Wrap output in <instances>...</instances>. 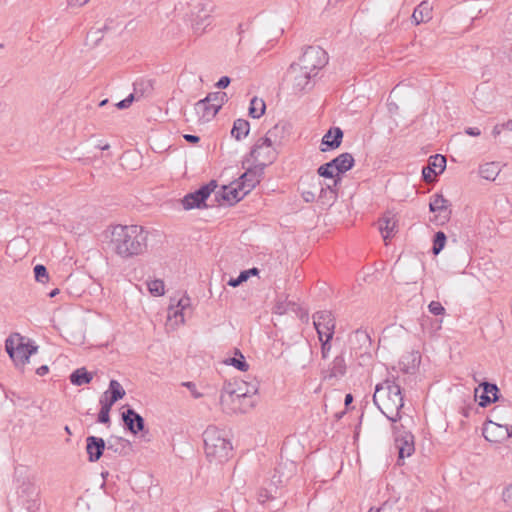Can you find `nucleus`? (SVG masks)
I'll return each mask as SVG.
<instances>
[{
	"mask_svg": "<svg viewBox=\"0 0 512 512\" xmlns=\"http://www.w3.org/2000/svg\"><path fill=\"white\" fill-rule=\"evenodd\" d=\"M285 127V124H276L274 127L269 129L266 135L261 139H269V144L275 146L280 143V139L285 132Z\"/></svg>",
	"mask_w": 512,
	"mask_h": 512,
	"instance_id": "nucleus-30",
	"label": "nucleus"
},
{
	"mask_svg": "<svg viewBox=\"0 0 512 512\" xmlns=\"http://www.w3.org/2000/svg\"><path fill=\"white\" fill-rule=\"evenodd\" d=\"M436 175L437 172L431 166H425L422 169V177L426 182L432 181V175Z\"/></svg>",
	"mask_w": 512,
	"mask_h": 512,
	"instance_id": "nucleus-50",
	"label": "nucleus"
},
{
	"mask_svg": "<svg viewBox=\"0 0 512 512\" xmlns=\"http://www.w3.org/2000/svg\"><path fill=\"white\" fill-rule=\"evenodd\" d=\"M190 305V298L189 297H182L181 299L178 300L177 302V307H179L181 310H184L186 307H188ZM178 314L181 316V321L183 322L184 319H183V316H182V311H174V317H177Z\"/></svg>",
	"mask_w": 512,
	"mask_h": 512,
	"instance_id": "nucleus-46",
	"label": "nucleus"
},
{
	"mask_svg": "<svg viewBox=\"0 0 512 512\" xmlns=\"http://www.w3.org/2000/svg\"><path fill=\"white\" fill-rule=\"evenodd\" d=\"M110 411L100 408L97 421L101 424H107L110 422Z\"/></svg>",
	"mask_w": 512,
	"mask_h": 512,
	"instance_id": "nucleus-51",
	"label": "nucleus"
},
{
	"mask_svg": "<svg viewBox=\"0 0 512 512\" xmlns=\"http://www.w3.org/2000/svg\"><path fill=\"white\" fill-rule=\"evenodd\" d=\"M346 368V362L343 354L337 355L329 365L328 369L323 372L324 378H340L345 375Z\"/></svg>",
	"mask_w": 512,
	"mask_h": 512,
	"instance_id": "nucleus-22",
	"label": "nucleus"
},
{
	"mask_svg": "<svg viewBox=\"0 0 512 512\" xmlns=\"http://www.w3.org/2000/svg\"><path fill=\"white\" fill-rule=\"evenodd\" d=\"M471 410H472V407H471V406L463 407V408H462L461 413H462V415H463L464 417H469V416H470V411H471Z\"/></svg>",
	"mask_w": 512,
	"mask_h": 512,
	"instance_id": "nucleus-63",
	"label": "nucleus"
},
{
	"mask_svg": "<svg viewBox=\"0 0 512 512\" xmlns=\"http://www.w3.org/2000/svg\"><path fill=\"white\" fill-rule=\"evenodd\" d=\"M152 90H153V86H152V82L150 80L140 79L134 83V93L133 94H134V97H136V95L138 97H140V96H144L146 94L151 93Z\"/></svg>",
	"mask_w": 512,
	"mask_h": 512,
	"instance_id": "nucleus-35",
	"label": "nucleus"
},
{
	"mask_svg": "<svg viewBox=\"0 0 512 512\" xmlns=\"http://www.w3.org/2000/svg\"><path fill=\"white\" fill-rule=\"evenodd\" d=\"M393 433L395 434V444L398 449L399 459H404L413 454L414 447V436L409 432L400 434V426H392Z\"/></svg>",
	"mask_w": 512,
	"mask_h": 512,
	"instance_id": "nucleus-14",
	"label": "nucleus"
},
{
	"mask_svg": "<svg viewBox=\"0 0 512 512\" xmlns=\"http://www.w3.org/2000/svg\"><path fill=\"white\" fill-rule=\"evenodd\" d=\"M317 193L316 188L314 190H305L302 192V198L306 203H312L318 198Z\"/></svg>",
	"mask_w": 512,
	"mask_h": 512,
	"instance_id": "nucleus-48",
	"label": "nucleus"
},
{
	"mask_svg": "<svg viewBox=\"0 0 512 512\" xmlns=\"http://www.w3.org/2000/svg\"><path fill=\"white\" fill-rule=\"evenodd\" d=\"M6 350L16 364L24 365L29 361L30 356L37 351V347L21 343L16 348H13L6 342Z\"/></svg>",
	"mask_w": 512,
	"mask_h": 512,
	"instance_id": "nucleus-19",
	"label": "nucleus"
},
{
	"mask_svg": "<svg viewBox=\"0 0 512 512\" xmlns=\"http://www.w3.org/2000/svg\"><path fill=\"white\" fill-rule=\"evenodd\" d=\"M450 202L444 198L442 194H434L429 203V210L432 213H435V217L432 220L437 225H443L450 220L451 217V209Z\"/></svg>",
	"mask_w": 512,
	"mask_h": 512,
	"instance_id": "nucleus-10",
	"label": "nucleus"
},
{
	"mask_svg": "<svg viewBox=\"0 0 512 512\" xmlns=\"http://www.w3.org/2000/svg\"><path fill=\"white\" fill-rule=\"evenodd\" d=\"M331 162L334 168L336 169V174H338L339 176H341V174L346 173L354 166V158L352 154L348 152L338 155L337 157L332 159Z\"/></svg>",
	"mask_w": 512,
	"mask_h": 512,
	"instance_id": "nucleus-24",
	"label": "nucleus"
},
{
	"mask_svg": "<svg viewBox=\"0 0 512 512\" xmlns=\"http://www.w3.org/2000/svg\"><path fill=\"white\" fill-rule=\"evenodd\" d=\"M225 363L232 365L236 369L243 371V372H245L249 369V365L246 362L245 357L239 350H236L235 357L229 358Z\"/></svg>",
	"mask_w": 512,
	"mask_h": 512,
	"instance_id": "nucleus-33",
	"label": "nucleus"
},
{
	"mask_svg": "<svg viewBox=\"0 0 512 512\" xmlns=\"http://www.w3.org/2000/svg\"><path fill=\"white\" fill-rule=\"evenodd\" d=\"M214 9L212 2H201L191 10L192 29L196 34H202L211 24V13Z\"/></svg>",
	"mask_w": 512,
	"mask_h": 512,
	"instance_id": "nucleus-6",
	"label": "nucleus"
},
{
	"mask_svg": "<svg viewBox=\"0 0 512 512\" xmlns=\"http://www.w3.org/2000/svg\"><path fill=\"white\" fill-rule=\"evenodd\" d=\"M149 292L154 296H162L165 292L164 282L160 279H155L147 283Z\"/></svg>",
	"mask_w": 512,
	"mask_h": 512,
	"instance_id": "nucleus-38",
	"label": "nucleus"
},
{
	"mask_svg": "<svg viewBox=\"0 0 512 512\" xmlns=\"http://www.w3.org/2000/svg\"><path fill=\"white\" fill-rule=\"evenodd\" d=\"M244 272H246L247 277L249 278L251 275H257L259 273V270L255 267H253L251 269L244 270Z\"/></svg>",
	"mask_w": 512,
	"mask_h": 512,
	"instance_id": "nucleus-61",
	"label": "nucleus"
},
{
	"mask_svg": "<svg viewBox=\"0 0 512 512\" xmlns=\"http://www.w3.org/2000/svg\"><path fill=\"white\" fill-rule=\"evenodd\" d=\"M184 139L189 143H198L200 141L199 136L193 134H185L183 135Z\"/></svg>",
	"mask_w": 512,
	"mask_h": 512,
	"instance_id": "nucleus-57",
	"label": "nucleus"
},
{
	"mask_svg": "<svg viewBox=\"0 0 512 512\" xmlns=\"http://www.w3.org/2000/svg\"><path fill=\"white\" fill-rule=\"evenodd\" d=\"M373 402L392 423L401 420V409L404 406V400L401 387L395 381L387 379L377 384Z\"/></svg>",
	"mask_w": 512,
	"mask_h": 512,
	"instance_id": "nucleus-2",
	"label": "nucleus"
},
{
	"mask_svg": "<svg viewBox=\"0 0 512 512\" xmlns=\"http://www.w3.org/2000/svg\"><path fill=\"white\" fill-rule=\"evenodd\" d=\"M104 393H108V396L112 398V401L116 402L122 399L126 394L122 385L117 380L114 379L109 382L108 390L105 391Z\"/></svg>",
	"mask_w": 512,
	"mask_h": 512,
	"instance_id": "nucleus-32",
	"label": "nucleus"
},
{
	"mask_svg": "<svg viewBox=\"0 0 512 512\" xmlns=\"http://www.w3.org/2000/svg\"><path fill=\"white\" fill-rule=\"evenodd\" d=\"M243 384L246 386L245 389L239 387L236 390L231 383H227L223 386L220 394V405L224 411L229 413H246L254 406L252 401H249V403L245 405L242 404V401H245L258 392V383L243 382Z\"/></svg>",
	"mask_w": 512,
	"mask_h": 512,
	"instance_id": "nucleus-3",
	"label": "nucleus"
},
{
	"mask_svg": "<svg viewBox=\"0 0 512 512\" xmlns=\"http://www.w3.org/2000/svg\"><path fill=\"white\" fill-rule=\"evenodd\" d=\"M327 63L328 55L324 49L319 46H308L296 64L317 75Z\"/></svg>",
	"mask_w": 512,
	"mask_h": 512,
	"instance_id": "nucleus-5",
	"label": "nucleus"
},
{
	"mask_svg": "<svg viewBox=\"0 0 512 512\" xmlns=\"http://www.w3.org/2000/svg\"><path fill=\"white\" fill-rule=\"evenodd\" d=\"M265 109V102L262 99L253 97L250 101L249 116L258 119L265 113Z\"/></svg>",
	"mask_w": 512,
	"mask_h": 512,
	"instance_id": "nucleus-31",
	"label": "nucleus"
},
{
	"mask_svg": "<svg viewBox=\"0 0 512 512\" xmlns=\"http://www.w3.org/2000/svg\"><path fill=\"white\" fill-rule=\"evenodd\" d=\"M428 166H431L435 171L438 168L439 171L437 173H442L446 167V158L440 154L431 156Z\"/></svg>",
	"mask_w": 512,
	"mask_h": 512,
	"instance_id": "nucleus-39",
	"label": "nucleus"
},
{
	"mask_svg": "<svg viewBox=\"0 0 512 512\" xmlns=\"http://www.w3.org/2000/svg\"><path fill=\"white\" fill-rule=\"evenodd\" d=\"M447 237L444 232L438 231L435 233L433 238L432 252L434 255H438L444 248Z\"/></svg>",
	"mask_w": 512,
	"mask_h": 512,
	"instance_id": "nucleus-36",
	"label": "nucleus"
},
{
	"mask_svg": "<svg viewBox=\"0 0 512 512\" xmlns=\"http://www.w3.org/2000/svg\"><path fill=\"white\" fill-rule=\"evenodd\" d=\"M207 102H210L211 104H218L219 110L221 109L222 105L227 101V94L225 92H212L209 93L205 97Z\"/></svg>",
	"mask_w": 512,
	"mask_h": 512,
	"instance_id": "nucleus-37",
	"label": "nucleus"
},
{
	"mask_svg": "<svg viewBox=\"0 0 512 512\" xmlns=\"http://www.w3.org/2000/svg\"><path fill=\"white\" fill-rule=\"evenodd\" d=\"M465 133L467 135H469V136L476 137V136H479L481 134V131L477 127H468V128L465 129Z\"/></svg>",
	"mask_w": 512,
	"mask_h": 512,
	"instance_id": "nucleus-56",
	"label": "nucleus"
},
{
	"mask_svg": "<svg viewBox=\"0 0 512 512\" xmlns=\"http://www.w3.org/2000/svg\"><path fill=\"white\" fill-rule=\"evenodd\" d=\"M99 403L102 409L110 411L116 401H112V398L108 396V393H103V395L100 397Z\"/></svg>",
	"mask_w": 512,
	"mask_h": 512,
	"instance_id": "nucleus-45",
	"label": "nucleus"
},
{
	"mask_svg": "<svg viewBox=\"0 0 512 512\" xmlns=\"http://www.w3.org/2000/svg\"><path fill=\"white\" fill-rule=\"evenodd\" d=\"M48 371H49L48 366L47 365H42L39 368H37L36 373L39 376H44V375H46L48 373Z\"/></svg>",
	"mask_w": 512,
	"mask_h": 512,
	"instance_id": "nucleus-59",
	"label": "nucleus"
},
{
	"mask_svg": "<svg viewBox=\"0 0 512 512\" xmlns=\"http://www.w3.org/2000/svg\"><path fill=\"white\" fill-rule=\"evenodd\" d=\"M428 310L431 314L438 316L445 314V308L438 301H431L428 305Z\"/></svg>",
	"mask_w": 512,
	"mask_h": 512,
	"instance_id": "nucleus-44",
	"label": "nucleus"
},
{
	"mask_svg": "<svg viewBox=\"0 0 512 512\" xmlns=\"http://www.w3.org/2000/svg\"><path fill=\"white\" fill-rule=\"evenodd\" d=\"M250 131V124L245 119H237L233 123V127L231 130V135L234 137L237 141L242 140L243 138L247 137Z\"/></svg>",
	"mask_w": 512,
	"mask_h": 512,
	"instance_id": "nucleus-28",
	"label": "nucleus"
},
{
	"mask_svg": "<svg viewBox=\"0 0 512 512\" xmlns=\"http://www.w3.org/2000/svg\"><path fill=\"white\" fill-rule=\"evenodd\" d=\"M250 157L256 164H271L276 158L274 146L269 144V139H258L250 151Z\"/></svg>",
	"mask_w": 512,
	"mask_h": 512,
	"instance_id": "nucleus-12",
	"label": "nucleus"
},
{
	"mask_svg": "<svg viewBox=\"0 0 512 512\" xmlns=\"http://www.w3.org/2000/svg\"><path fill=\"white\" fill-rule=\"evenodd\" d=\"M317 173L319 177L330 179L331 183H333V180H335L337 177H340L338 174H336V169L334 168L331 161L321 165L317 169Z\"/></svg>",
	"mask_w": 512,
	"mask_h": 512,
	"instance_id": "nucleus-34",
	"label": "nucleus"
},
{
	"mask_svg": "<svg viewBox=\"0 0 512 512\" xmlns=\"http://www.w3.org/2000/svg\"><path fill=\"white\" fill-rule=\"evenodd\" d=\"M312 185L317 190L318 200L323 205H332L338 197V186L341 184L342 178L337 177L333 183H324L319 177H311Z\"/></svg>",
	"mask_w": 512,
	"mask_h": 512,
	"instance_id": "nucleus-8",
	"label": "nucleus"
},
{
	"mask_svg": "<svg viewBox=\"0 0 512 512\" xmlns=\"http://www.w3.org/2000/svg\"><path fill=\"white\" fill-rule=\"evenodd\" d=\"M106 443L103 438L88 436L86 438V452L90 462L98 461L104 454Z\"/></svg>",
	"mask_w": 512,
	"mask_h": 512,
	"instance_id": "nucleus-20",
	"label": "nucleus"
},
{
	"mask_svg": "<svg viewBox=\"0 0 512 512\" xmlns=\"http://www.w3.org/2000/svg\"><path fill=\"white\" fill-rule=\"evenodd\" d=\"M287 74L292 81L293 89L297 92L310 90L313 87V78L316 77V74L303 69L296 63L290 65Z\"/></svg>",
	"mask_w": 512,
	"mask_h": 512,
	"instance_id": "nucleus-9",
	"label": "nucleus"
},
{
	"mask_svg": "<svg viewBox=\"0 0 512 512\" xmlns=\"http://www.w3.org/2000/svg\"><path fill=\"white\" fill-rule=\"evenodd\" d=\"M247 280H248V277H247L246 272L241 271L237 278H231L228 281V285L231 286V287H237V286H239L240 284H242L243 282H245Z\"/></svg>",
	"mask_w": 512,
	"mask_h": 512,
	"instance_id": "nucleus-47",
	"label": "nucleus"
},
{
	"mask_svg": "<svg viewBox=\"0 0 512 512\" xmlns=\"http://www.w3.org/2000/svg\"><path fill=\"white\" fill-rule=\"evenodd\" d=\"M231 79L228 76L221 77L216 83V87L219 89H224L229 86Z\"/></svg>",
	"mask_w": 512,
	"mask_h": 512,
	"instance_id": "nucleus-53",
	"label": "nucleus"
},
{
	"mask_svg": "<svg viewBox=\"0 0 512 512\" xmlns=\"http://www.w3.org/2000/svg\"><path fill=\"white\" fill-rule=\"evenodd\" d=\"M432 18V7L427 1L421 2L413 11L412 20L416 25L428 22Z\"/></svg>",
	"mask_w": 512,
	"mask_h": 512,
	"instance_id": "nucleus-25",
	"label": "nucleus"
},
{
	"mask_svg": "<svg viewBox=\"0 0 512 512\" xmlns=\"http://www.w3.org/2000/svg\"><path fill=\"white\" fill-rule=\"evenodd\" d=\"M34 275L36 281L41 283L47 282L49 278L47 268L42 264H38L34 267Z\"/></svg>",
	"mask_w": 512,
	"mask_h": 512,
	"instance_id": "nucleus-40",
	"label": "nucleus"
},
{
	"mask_svg": "<svg viewBox=\"0 0 512 512\" xmlns=\"http://www.w3.org/2000/svg\"><path fill=\"white\" fill-rule=\"evenodd\" d=\"M204 449L209 461L222 463L229 459L232 444L224 431L209 426L203 433Z\"/></svg>",
	"mask_w": 512,
	"mask_h": 512,
	"instance_id": "nucleus-4",
	"label": "nucleus"
},
{
	"mask_svg": "<svg viewBox=\"0 0 512 512\" xmlns=\"http://www.w3.org/2000/svg\"><path fill=\"white\" fill-rule=\"evenodd\" d=\"M183 386L187 387L192 392L194 398H200L202 396V394L195 390L196 385L193 382H184Z\"/></svg>",
	"mask_w": 512,
	"mask_h": 512,
	"instance_id": "nucleus-54",
	"label": "nucleus"
},
{
	"mask_svg": "<svg viewBox=\"0 0 512 512\" xmlns=\"http://www.w3.org/2000/svg\"><path fill=\"white\" fill-rule=\"evenodd\" d=\"M118 444L124 447L130 445V442L122 437H114L108 441V446L106 448L108 451L112 450L113 452H117L116 445Z\"/></svg>",
	"mask_w": 512,
	"mask_h": 512,
	"instance_id": "nucleus-43",
	"label": "nucleus"
},
{
	"mask_svg": "<svg viewBox=\"0 0 512 512\" xmlns=\"http://www.w3.org/2000/svg\"><path fill=\"white\" fill-rule=\"evenodd\" d=\"M217 187V183L215 180L210 181L208 184L201 186L198 190L192 193H188L181 200L183 208L185 210H191L194 208H206L207 205L205 201L214 192Z\"/></svg>",
	"mask_w": 512,
	"mask_h": 512,
	"instance_id": "nucleus-7",
	"label": "nucleus"
},
{
	"mask_svg": "<svg viewBox=\"0 0 512 512\" xmlns=\"http://www.w3.org/2000/svg\"><path fill=\"white\" fill-rule=\"evenodd\" d=\"M248 193L236 180L227 186H223L221 191L216 193V198L221 197L228 205H233L243 199Z\"/></svg>",
	"mask_w": 512,
	"mask_h": 512,
	"instance_id": "nucleus-17",
	"label": "nucleus"
},
{
	"mask_svg": "<svg viewBox=\"0 0 512 512\" xmlns=\"http://www.w3.org/2000/svg\"><path fill=\"white\" fill-rule=\"evenodd\" d=\"M195 110L203 121H210L219 112V105L211 104L204 98L196 103Z\"/></svg>",
	"mask_w": 512,
	"mask_h": 512,
	"instance_id": "nucleus-23",
	"label": "nucleus"
},
{
	"mask_svg": "<svg viewBox=\"0 0 512 512\" xmlns=\"http://www.w3.org/2000/svg\"><path fill=\"white\" fill-rule=\"evenodd\" d=\"M501 125L503 126L504 130L512 131V119L508 120L507 122Z\"/></svg>",
	"mask_w": 512,
	"mask_h": 512,
	"instance_id": "nucleus-64",
	"label": "nucleus"
},
{
	"mask_svg": "<svg viewBox=\"0 0 512 512\" xmlns=\"http://www.w3.org/2000/svg\"><path fill=\"white\" fill-rule=\"evenodd\" d=\"M333 339V337H326V336H323L322 339H319V341L321 342V356L323 359H327L328 356H329V353H330V350H331V340Z\"/></svg>",
	"mask_w": 512,
	"mask_h": 512,
	"instance_id": "nucleus-42",
	"label": "nucleus"
},
{
	"mask_svg": "<svg viewBox=\"0 0 512 512\" xmlns=\"http://www.w3.org/2000/svg\"><path fill=\"white\" fill-rule=\"evenodd\" d=\"M134 100H135L134 94H130L125 99L119 101L116 104V107L118 109H126V108L130 107V105L133 103Z\"/></svg>",
	"mask_w": 512,
	"mask_h": 512,
	"instance_id": "nucleus-49",
	"label": "nucleus"
},
{
	"mask_svg": "<svg viewBox=\"0 0 512 512\" xmlns=\"http://www.w3.org/2000/svg\"><path fill=\"white\" fill-rule=\"evenodd\" d=\"M352 401H353L352 394H350V393L346 394L345 399H344L345 406L348 407L352 403Z\"/></svg>",
	"mask_w": 512,
	"mask_h": 512,
	"instance_id": "nucleus-62",
	"label": "nucleus"
},
{
	"mask_svg": "<svg viewBox=\"0 0 512 512\" xmlns=\"http://www.w3.org/2000/svg\"><path fill=\"white\" fill-rule=\"evenodd\" d=\"M110 249L122 259H130L146 252L148 231L139 225H114L108 230Z\"/></svg>",
	"mask_w": 512,
	"mask_h": 512,
	"instance_id": "nucleus-1",
	"label": "nucleus"
},
{
	"mask_svg": "<svg viewBox=\"0 0 512 512\" xmlns=\"http://www.w3.org/2000/svg\"><path fill=\"white\" fill-rule=\"evenodd\" d=\"M501 169L497 162H489L480 166L479 174L483 179L494 181L499 175Z\"/></svg>",
	"mask_w": 512,
	"mask_h": 512,
	"instance_id": "nucleus-29",
	"label": "nucleus"
},
{
	"mask_svg": "<svg viewBox=\"0 0 512 512\" xmlns=\"http://www.w3.org/2000/svg\"><path fill=\"white\" fill-rule=\"evenodd\" d=\"M70 382L75 386L89 384L93 379V374L86 370L85 367L74 370L69 376Z\"/></svg>",
	"mask_w": 512,
	"mask_h": 512,
	"instance_id": "nucleus-26",
	"label": "nucleus"
},
{
	"mask_svg": "<svg viewBox=\"0 0 512 512\" xmlns=\"http://www.w3.org/2000/svg\"><path fill=\"white\" fill-rule=\"evenodd\" d=\"M264 169L265 164H255L248 168L237 181L249 193L260 183L264 175Z\"/></svg>",
	"mask_w": 512,
	"mask_h": 512,
	"instance_id": "nucleus-15",
	"label": "nucleus"
},
{
	"mask_svg": "<svg viewBox=\"0 0 512 512\" xmlns=\"http://www.w3.org/2000/svg\"><path fill=\"white\" fill-rule=\"evenodd\" d=\"M503 126L501 124H497L493 127V130H492V135L494 137H497L501 134V132L503 131Z\"/></svg>",
	"mask_w": 512,
	"mask_h": 512,
	"instance_id": "nucleus-58",
	"label": "nucleus"
},
{
	"mask_svg": "<svg viewBox=\"0 0 512 512\" xmlns=\"http://www.w3.org/2000/svg\"><path fill=\"white\" fill-rule=\"evenodd\" d=\"M313 324L318 334V339L323 336L333 337L335 333V318L330 311L322 310L313 314Z\"/></svg>",
	"mask_w": 512,
	"mask_h": 512,
	"instance_id": "nucleus-11",
	"label": "nucleus"
},
{
	"mask_svg": "<svg viewBox=\"0 0 512 512\" xmlns=\"http://www.w3.org/2000/svg\"><path fill=\"white\" fill-rule=\"evenodd\" d=\"M89 0H67L68 7H81L88 3Z\"/></svg>",
	"mask_w": 512,
	"mask_h": 512,
	"instance_id": "nucleus-55",
	"label": "nucleus"
},
{
	"mask_svg": "<svg viewBox=\"0 0 512 512\" xmlns=\"http://www.w3.org/2000/svg\"><path fill=\"white\" fill-rule=\"evenodd\" d=\"M502 496H503V500L507 504L512 505V485H509L508 487L505 488Z\"/></svg>",
	"mask_w": 512,
	"mask_h": 512,
	"instance_id": "nucleus-52",
	"label": "nucleus"
},
{
	"mask_svg": "<svg viewBox=\"0 0 512 512\" xmlns=\"http://www.w3.org/2000/svg\"><path fill=\"white\" fill-rule=\"evenodd\" d=\"M276 492V488L274 490L272 489H268V488H261L259 491H258V501L260 503H265L269 500H272L275 498L274 496V493Z\"/></svg>",
	"mask_w": 512,
	"mask_h": 512,
	"instance_id": "nucleus-41",
	"label": "nucleus"
},
{
	"mask_svg": "<svg viewBox=\"0 0 512 512\" xmlns=\"http://www.w3.org/2000/svg\"><path fill=\"white\" fill-rule=\"evenodd\" d=\"M396 223L397 221L394 219V216H384L379 220V230L384 240H387L395 234Z\"/></svg>",
	"mask_w": 512,
	"mask_h": 512,
	"instance_id": "nucleus-27",
	"label": "nucleus"
},
{
	"mask_svg": "<svg viewBox=\"0 0 512 512\" xmlns=\"http://www.w3.org/2000/svg\"><path fill=\"white\" fill-rule=\"evenodd\" d=\"M482 435L489 442L501 443L512 436V426L488 420L483 426Z\"/></svg>",
	"mask_w": 512,
	"mask_h": 512,
	"instance_id": "nucleus-13",
	"label": "nucleus"
},
{
	"mask_svg": "<svg viewBox=\"0 0 512 512\" xmlns=\"http://www.w3.org/2000/svg\"><path fill=\"white\" fill-rule=\"evenodd\" d=\"M343 139V131L339 127H331L322 137L321 151L334 150L338 148Z\"/></svg>",
	"mask_w": 512,
	"mask_h": 512,
	"instance_id": "nucleus-21",
	"label": "nucleus"
},
{
	"mask_svg": "<svg viewBox=\"0 0 512 512\" xmlns=\"http://www.w3.org/2000/svg\"><path fill=\"white\" fill-rule=\"evenodd\" d=\"M122 421L124 423V428L128 430L130 433L136 435L138 432H141L145 428L144 418L137 413L133 408H127L121 414Z\"/></svg>",
	"mask_w": 512,
	"mask_h": 512,
	"instance_id": "nucleus-18",
	"label": "nucleus"
},
{
	"mask_svg": "<svg viewBox=\"0 0 512 512\" xmlns=\"http://www.w3.org/2000/svg\"><path fill=\"white\" fill-rule=\"evenodd\" d=\"M479 399V406L486 407L499 400V388L496 384L483 382L475 389V400Z\"/></svg>",
	"mask_w": 512,
	"mask_h": 512,
	"instance_id": "nucleus-16",
	"label": "nucleus"
},
{
	"mask_svg": "<svg viewBox=\"0 0 512 512\" xmlns=\"http://www.w3.org/2000/svg\"><path fill=\"white\" fill-rule=\"evenodd\" d=\"M275 312L278 314H284L286 312L285 306L283 303H277L275 306Z\"/></svg>",
	"mask_w": 512,
	"mask_h": 512,
	"instance_id": "nucleus-60",
	"label": "nucleus"
}]
</instances>
